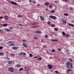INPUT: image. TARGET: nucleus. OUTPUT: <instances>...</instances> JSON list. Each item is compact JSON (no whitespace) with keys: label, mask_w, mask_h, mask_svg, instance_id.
I'll return each mask as SVG.
<instances>
[{"label":"nucleus","mask_w":74,"mask_h":74,"mask_svg":"<svg viewBox=\"0 0 74 74\" xmlns=\"http://www.w3.org/2000/svg\"><path fill=\"white\" fill-rule=\"evenodd\" d=\"M6 59H7V60H10V58L8 57H7L6 58Z\"/></svg>","instance_id":"obj_44"},{"label":"nucleus","mask_w":74,"mask_h":74,"mask_svg":"<svg viewBox=\"0 0 74 74\" xmlns=\"http://www.w3.org/2000/svg\"><path fill=\"white\" fill-rule=\"evenodd\" d=\"M52 52H55V49H53L52 50Z\"/></svg>","instance_id":"obj_38"},{"label":"nucleus","mask_w":74,"mask_h":74,"mask_svg":"<svg viewBox=\"0 0 74 74\" xmlns=\"http://www.w3.org/2000/svg\"><path fill=\"white\" fill-rule=\"evenodd\" d=\"M18 1L19 2H21V1H22V0H18Z\"/></svg>","instance_id":"obj_49"},{"label":"nucleus","mask_w":74,"mask_h":74,"mask_svg":"<svg viewBox=\"0 0 74 74\" xmlns=\"http://www.w3.org/2000/svg\"><path fill=\"white\" fill-rule=\"evenodd\" d=\"M36 33H38V34H41L42 32L40 31H37L35 32Z\"/></svg>","instance_id":"obj_14"},{"label":"nucleus","mask_w":74,"mask_h":74,"mask_svg":"<svg viewBox=\"0 0 74 74\" xmlns=\"http://www.w3.org/2000/svg\"><path fill=\"white\" fill-rule=\"evenodd\" d=\"M3 26L4 27H6L7 26V24H4L3 25Z\"/></svg>","instance_id":"obj_26"},{"label":"nucleus","mask_w":74,"mask_h":74,"mask_svg":"<svg viewBox=\"0 0 74 74\" xmlns=\"http://www.w3.org/2000/svg\"><path fill=\"white\" fill-rule=\"evenodd\" d=\"M42 47L44 48H47V47L46 46H42Z\"/></svg>","instance_id":"obj_36"},{"label":"nucleus","mask_w":74,"mask_h":74,"mask_svg":"<svg viewBox=\"0 0 74 74\" xmlns=\"http://www.w3.org/2000/svg\"><path fill=\"white\" fill-rule=\"evenodd\" d=\"M8 43H9L10 44L11 43V44H13V43H14V42H12V41H9L8 42Z\"/></svg>","instance_id":"obj_22"},{"label":"nucleus","mask_w":74,"mask_h":74,"mask_svg":"<svg viewBox=\"0 0 74 74\" xmlns=\"http://www.w3.org/2000/svg\"><path fill=\"white\" fill-rule=\"evenodd\" d=\"M66 66L69 69H73V64L71 62H68L66 63Z\"/></svg>","instance_id":"obj_1"},{"label":"nucleus","mask_w":74,"mask_h":74,"mask_svg":"<svg viewBox=\"0 0 74 74\" xmlns=\"http://www.w3.org/2000/svg\"><path fill=\"white\" fill-rule=\"evenodd\" d=\"M19 71H22L23 70V68H21L19 69Z\"/></svg>","instance_id":"obj_23"},{"label":"nucleus","mask_w":74,"mask_h":74,"mask_svg":"<svg viewBox=\"0 0 74 74\" xmlns=\"http://www.w3.org/2000/svg\"><path fill=\"white\" fill-rule=\"evenodd\" d=\"M72 71V70L71 69H68L67 70V73H69V71Z\"/></svg>","instance_id":"obj_18"},{"label":"nucleus","mask_w":74,"mask_h":74,"mask_svg":"<svg viewBox=\"0 0 74 74\" xmlns=\"http://www.w3.org/2000/svg\"><path fill=\"white\" fill-rule=\"evenodd\" d=\"M71 22H74V21H72Z\"/></svg>","instance_id":"obj_61"},{"label":"nucleus","mask_w":74,"mask_h":74,"mask_svg":"<svg viewBox=\"0 0 74 74\" xmlns=\"http://www.w3.org/2000/svg\"><path fill=\"white\" fill-rule=\"evenodd\" d=\"M23 46L24 47H25V48H27V45L25 43H23Z\"/></svg>","instance_id":"obj_13"},{"label":"nucleus","mask_w":74,"mask_h":74,"mask_svg":"<svg viewBox=\"0 0 74 74\" xmlns=\"http://www.w3.org/2000/svg\"><path fill=\"white\" fill-rule=\"evenodd\" d=\"M58 41V40H54V41L56 42V41Z\"/></svg>","instance_id":"obj_59"},{"label":"nucleus","mask_w":74,"mask_h":74,"mask_svg":"<svg viewBox=\"0 0 74 74\" xmlns=\"http://www.w3.org/2000/svg\"><path fill=\"white\" fill-rule=\"evenodd\" d=\"M5 31H6V32H10V29H7V28H5Z\"/></svg>","instance_id":"obj_16"},{"label":"nucleus","mask_w":74,"mask_h":74,"mask_svg":"<svg viewBox=\"0 0 74 74\" xmlns=\"http://www.w3.org/2000/svg\"><path fill=\"white\" fill-rule=\"evenodd\" d=\"M62 22L63 23V25H64V24H66V23H67L66 21L64 20V18H62Z\"/></svg>","instance_id":"obj_4"},{"label":"nucleus","mask_w":74,"mask_h":74,"mask_svg":"<svg viewBox=\"0 0 74 74\" xmlns=\"http://www.w3.org/2000/svg\"><path fill=\"white\" fill-rule=\"evenodd\" d=\"M70 9H71V10H73V8H70Z\"/></svg>","instance_id":"obj_53"},{"label":"nucleus","mask_w":74,"mask_h":74,"mask_svg":"<svg viewBox=\"0 0 74 74\" xmlns=\"http://www.w3.org/2000/svg\"><path fill=\"white\" fill-rule=\"evenodd\" d=\"M16 66L17 67H18V68H20V67H21V65H20L17 64Z\"/></svg>","instance_id":"obj_17"},{"label":"nucleus","mask_w":74,"mask_h":74,"mask_svg":"<svg viewBox=\"0 0 74 74\" xmlns=\"http://www.w3.org/2000/svg\"><path fill=\"white\" fill-rule=\"evenodd\" d=\"M1 18H3V17H0V19H1Z\"/></svg>","instance_id":"obj_57"},{"label":"nucleus","mask_w":74,"mask_h":74,"mask_svg":"<svg viewBox=\"0 0 74 74\" xmlns=\"http://www.w3.org/2000/svg\"><path fill=\"white\" fill-rule=\"evenodd\" d=\"M9 29H10L11 30H12V29H13V27H9Z\"/></svg>","instance_id":"obj_30"},{"label":"nucleus","mask_w":74,"mask_h":74,"mask_svg":"<svg viewBox=\"0 0 74 74\" xmlns=\"http://www.w3.org/2000/svg\"><path fill=\"white\" fill-rule=\"evenodd\" d=\"M54 30L56 32H58V29L56 28H54Z\"/></svg>","instance_id":"obj_20"},{"label":"nucleus","mask_w":74,"mask_h":74,"mask_svg":"<svg viewBox=\"0 0 74 74\" xmlns=\"http://www.w3.org/2000/svg\"><path fill=\"white\" fill-rule=\"evenodd\" d=\"M62 34L64 36H66V35H65V34H66L65 33H64V32H62Z\"/></svg>","instance_id":"obj_28"},{"label":"nucleus","mask_w":74,"mask_h":74,"mask_svg":"<svg viewBox=\"0 0 74 74\" xmlns=\"http://www.w3.org/2000/svg\"><path fill=\"white\" fill-rule=\"evenodd\" d=\"M3 53H0V55L1 56H3Z\"/></svg>","instance_id":"obj_29"},{"label":"nucleus","mask_w":74,"mask_h":74,"mask_svg":"<svg viewBox=\"0 0 74 74\" xmlns=\"http://www.w3.org/2000/svg\"><path fill=\"white\" fill-rule=\"evenodd\" d=\"M58 50L59 51H61V49L60 48H58Z\"/></svg>","instance_id":"obj_34"},{"label":"nucleus","mask_w":74,"mask_h":74,"mask_svg":"<svg viewBox=\"0 0 74 74\" xmlns=\"http://www.w3.org/2000/svg\"><path fill=\"white\" fill-rule=\"evenodd\" d=\"M38 6H40V4H38Z\"/></svg>","instance_id":"obj_63"},{"label":"nucleus","mask_w":74,"mask_h":74,"mask_svg":"<svg viewBox=\"0 0 74 74\" xmlns=\"http://www.w3.org/2000/svg\"><path fill=\"white\" fill-rule=\"evenodd\" d=\"M51 41H53V42H54V40L53 39H51Z\"/></svg>","instance_id":"obj_54"},{"label":"nucleus","mask_w":74,"mask_h":74,"mask_svg":"<svg viewBox=\"0 0 74 74\" xmlns=\"http://www.w3.org/2000/svg\"><path fill=\"white\" fill-rule=\"evenodd\" d=\"M12 49L14 50H16L18 49V47H12Z\"/></svg>","instance_id":"obj_6"},{"label":"nucleus","mask_w":74,"mask_h":74,"mask_svg":"<svg viewBox=\"0 0 74 74\" xmlns=\"http://www.w3.org/2000/svg\"><path fill=\"white\" fill-rule=\"evenodd\" d=\"M66 37H70V36H69V34H66Z\"/></svg>","instance_id":"obj_45"},{"label":"nucleus","mask_w":74,"mask_h":74,"mask_svg":"<svg viewBox=\"0 0 74 74\" xmlns=\"http://www.w3.org/2000/svg\"><path fill=\"white\" fill-rule=\"evenodd\" d=\"M41 60H42V58H40L38 59V60L39 61H40Z\"/></svg>","instance_id":"obj_27"},{"label":"nucleus","mask_w":74,"mask_h":74,"mask_svg":"<svg viewBox=\"0 0 74 74\" xmlns=\"http://www.w3.org/2000/svg\"><path fill=\"white\" fill-rule=\"evenodd\" d=\"M69 60L70 61H71V62H72L73 61L71 59H69Z\"/></svg>","instance_id":"obj_55"},{"label":"nucleus","mask_w":74,"mask_h":74,"mask_svg":"<svg viewBox=\"0 0 74 74\" xmlns=\"http://www.w3.org/2000/svg\"><path fill=\"white\" fill-rule=\"evenodd\" d=\"M29 3H32V0H29Z\"/></svg>","instance_id":"obj_51"},{"label":"nucleus","mask_w":74,"mask_h":74,"mask_svg":"<svg viewBox=\"0 0 74 74\" xmlns=\"http://www.w3.org/2000/svg\"><path fill=\"white\" fill-rule=\"evenodd\" d=\"M29 56V57H32V56H33V55H32V54H30Z\"/></svg>","instance_id":"obj_33"},{"label":"nucleus","mask_w":74,"mask_h":74,"mask_svg":"<svg viewBox=\"0 0 74 74\" xmlns=\"http://www.w3.org/2000/svg\"><path fill=\"white\" fill-rule=\"evenodd\" d=\"M52 5H49V8H52Z\"/></svg>","instance_id":"obj_43"},{"label":"nucleus","mask_w":74,"mask_h":74,"mask_svg":"<svg viewBox=\"0 0 74 74\" xmlns=\"http://www.w3.org/2000/svg\"><path fill=\"white\" fill-rule=\"evenodd\" d=\"M49 3L48 2H46L44 4V5H49Z\"/></svg>","instance_id":"obj_15"},{"label":"nucleus","mask_w":74,"mask_h":74,"mask_svg":"<svg viewBox=\"0 0 74 74\" xmlns=\"http://www.w3.org/2000/svg\"><path fill=\"white\" fill-rule=\"evenodd\" d=\"M34 39H37V37H34Z\"/></svg>","instance_id":"obj_46"},{"label":"nucleus","mask_w":74,"mask_h":74,"mask_svg":"<svg viewBox=\"0 0 74 74\" xmlns=\"http://www.w3.org/2000/svg\"><path fill=\"white\" fill-rule=\"evenodd\" d=\"M49 18H50V19H54V20H56L57 18L56 17L52 15L49 16Z\"/></svg>","instance_id":"obj_2"},{"label":"nucleus","mask_w":74,"mask_h":74,"mask_svg":"<svg viewBox=\"0 0 74 74\" xmlns=\"http://www.w3.org/2000/svg\"><path fill=\"white\" fill-rule=\"evenodd\" d=\"M8 63H9V64H12V62L10 61H8Z\"/></svg>","instance_id":"obj_21"},{"label":"nucleus","mask_w":74,"mask_h":74,"mask_svg":"<svg viewBox=\"0 0 74 74\" xmlns=\"http://www.w3.org/2000/svg\"><path fill=\"white\" fill-rule=\"evenodd\" d=\"M64 1H65V2H68V1H67V0H62Z\"/></svg>","instance_id":"obj_39"},{"label":"nucleus","mask_w":74,"mask_h":74,"mask_svg":"<svg viewBox=\"0 0 74 74\" xmlns=\"http://www.w3.org/2000/svg\"><path fill=\"white\" fill-rule=\"evenodd\" d=\"M48 25H51V22L50 21H49L47 22Z\"/></svg>","instance_id":"obj_32"},{"label":"nucleus","mask_w":74,"mask_h":74,"mask_svg":"<svg viewBox=\"0 0 74 74\" xmlns=\"http://www.w3.org/2000/svg\"><path fill=\"white\" fill-rule=\"evenodd\" d=\"M22 41L24 42H26V40H22Z\"/></svg>","instance_id":"obj_50"},{"label":"nucleus","mask_w":74,"mask_h":74,"mask_svg":"<svg viewBox=\"0 0 74 74\" xmlns=\"http://www.w3.org/2000/svg\"><path fill=\"white\" fill-rule=\"evenodd\" d=\"M38 58V57H35L34 58H35V59H36V58Z\"/></svg>","instance_id":"obj_56"},{"label":"nucleus","mask_w":74,"mask_h":74,"mask_svg":"<svg viewBox=\"0 0 74 74\" xmlns=\"http://www.w3.org/2000/svg\"><path fill=\"white\" fill-rule=\"evenodd\" d=\"M3 47L2 46H0V49H2L3 48Z\"/></svg>","instance_id":"obj_37"},{"label":"nucleus","mask_w":74,"mask_h":74,"mask_svg":"<svg viewBox=\"0 0 74 74\" xmlns=\"http://www.w3.org/2000/svg\"><path fill=\"white\" fill-rule=\"evenodd\" d=\"M49 55H52V54L51 53H49Z\"/></svg>","instance_id":"obj_58"},{"label":"nucleus","mask_w":74,"mask_h":74,"mask_svg":"<svg viewBox=\"0 0 74 74\" xmlns=\"http://www.w3.org/2000/svg\"><path fill=\"white\" fill-rule=\"evenodd\" d=\"M32 3L34 4H36V2L33 1H32Z\"/></svg>","instance_id":"obj_35"},{"label":"nucleus","mask_w":74,"mask_h":74,"mask_svg":"<svg viewBox=\"0 0 74 74\" xmlns=\"http://www.w3.org/2000/svg\"><path fill=\"white\" fill-rule=\"evenodd\" d=\"M8 70L9 71H10V72H13V71H14V69H13L12 68H9Z\"/></svg>","instance_id":"obj_5"},{"label":"nucleus","mask_w":74,"mask_h":74,"mask_svg":"<svg viewBox=\"0 0 74 74\" xmlns=\"http://www.w3.org/2000/svg\"><path fill=\"white\" fill-rule=\"evenodd\" d=\"M31 25H38V23H31Z\"/></svg>","instance_id":"obj_8"},{"label":"nucleus","mask_w":74,"mask_h":74,"mask_svg":"<svg viewBox=\"0 0 74 74\" xmlns=\"http://www.w3.org/2000/svg\"><path fill=\"white\" fill-rule=\"evenodd\" d=\"M25 70L26 71H27L29 70V68L28 67H25Z\"/></svg>","instance_id":"obj_9"},{"label":"nucleus","mask_w":74,"mask_h":74,"mask_svg":"<svg viewBox=\"0 0 74 74\" xmlns=\"http://www.w3.org/2000/svg\"><path fill=\"white\" fill-rule=\"evenodd\" d=\"M51 26H52V27H54V25L53 24H52L51 25Z\"/></svg>","instance_id":"obj_40"},{"label":"nucleus","mask_w":74,"mask_h":74,"mask_svg":"<svg viewBox=\"0 0 74 74\" xmlns=\"http://www.w3.org/2000/svg\"><path fill=\"white\" fill-rule=\"evenodd\" d=\"M55 73H58V71H55Z\"/></svg>","instance_id":"obj_48"},{"label":"nucleus","mask_w":74,"mask_h":74,"mask_svg":"<svg viewBox=\"0 0 74 74\" xmlns=\"http://www.w3.org/2000/svg\"><path fill=\"white\" fill-rule=\"evenodd\" d=\"M69 24L70 25V26H73V27H74V25L73 24H71L70 23H69Z\"/></svg>","instance_id":"obj_24"},{"label":"nucleus","mask_w":74,"mask_h":74,"mask_svg":"<svg viewBox=\"0 0 74 74\" xmlns=\"http://www.w3.org/2000/svg\"><path fill=\"white\" fill-rule=\"evenodd\" d=\"M19 26H23V25H22V24H19L18 25Z\"/></svg>","instance_id":"obj_52"},{"label":"nucleus","mask_w":74,"mask_h":74,"mask_svg":"<svg viewBox=\"0 0 74 74\" xmlns=\"http://www.w3.org/2000/svg\"><path fill=\"white\" fill-rule=\"evenodd\" d=\"M64 15L65 16H68V15H69V14L67 13H64Z\"/></svg>","instance_id":"obj_25"},{"label":"nucleus","mask_w":74,"mask_h":74,"mask_svg":"<svg viewBox=\"0 0 74 74\" xmlns=\"http://www.w3.org/2000/svg\"><path fill=\"white\" fill-rule=\"evenodd\" d=\"M5 19H8V17L7 16H5Z\"/></svg>","instance_id":"obj_19"},{"label":"nucleus","mask_w":74,"mask_h":74,"mask_svg":"<svg viewBox=\"0 0 74 74\" xmlns=\"http://www.w3.org/2000/svg\"><path fill=\"white\" fill-rule=\"evenodd\" d=\"M11 3L12 4H13V5H17V4L14 2H13V1H12L11 2Z\"/></svg>","instance_id":"obj_7"},{"label":"nucleus","mask_w":74,"mask_h":74,"mask_svg":"<svg viewBox=\"0 0 74 74\" xmlns=\"http://www.w3.org/2000/svg\"><path fill=\"white\" fill-rule=\"evenodd\" d=\"M18 17H21V16H18Z\"/></svg>","instance_id":"obj_60"},{"label":"nucleus","mask_w":74,"mask_h":74,"mask_svg":"<svg viewBox=\"0 0 74 74\" xmlns=\"http://www.w3.org/2000/svg\"><path fill=\"white\" fill-rule=\"evenodd\" d=\"M47 67H48L49 69H50V70H51V69H52V66L50 64H49L47 66Z\"/></svg>","instance_id":"obj_3"},{"label":"nucleus","mask_w":74,"mask_h":74,"mask_svg":"<svg viewBox=\"0 0 74 74\" xmlns=\"http://www.w3.org/2000/svg\"><path fill=\"white\" fill-rule=\"evenodd\" d=\"M51 12H52V13H53L54 12V10H52L50 11Z\"/></svg>","instance_id":"obj_42"},{"label":"nucleus","mask_w":74,"mask_h":74,"mask_svg":"<svg viewBox=\"0 0 74 74\" xmlns=\"http://www.w3.org/2000/svg\"><path fill=\"white\" fill-rule=\"evenodd\" d=\"M48 36L47 35H45V37L46 38H48Z\"/></svg>","instance_id":"obj_47"},{"label":"nucleus","mask_w":74,"mask_h":74,"mask_svg":"<svg viewBox=\"0 0 74 74\" xmlns=\"http://www.w3.org/2000/svg\"><path fill=\"white\" fill-rule=\"evenodd\" d=\"M55 2L56 3H57L58 2H57V1H55Z\"/></svg>","instance_id":"obj_64"},{"label":"nucleus","mask_w":74,"mask_h":74,"mask_svg":"<svg viewBox=\"0 0 74 74\" xmlns=\"http://www.w3.org/2000/svg\"><path fill=\"white\" fill-rule=\"evenodd\" d=\"M40 17L41 21H44V18H43V17L41 16H40Z\"/></svg>","instance_id":"obj_12"},{"label":"nucleus","mask_w":74,"mask_h":74,"mask_svg":"<svg viewBox=\"0 0 74 74\" xmlns=\"http://www.w3.org/2000/svg\"><path fill=\"white\" fill-rule=\"evenodd\" d=\"M27 74H29L28 72H27Z\"/></svg>","instance_id":"obj_62"},{"label":"nucleus","mask_w":74,"mask_h":74,"mask_svg":"<svg viewBox=\"0 0 74 74\" xmlns=\"http://www.w3.org/2000/svg\"><path fill=\"white\" fill-rule=\"evenodd\" d=\"M21 55H26V54L25 52H22L20 53Z\"/></svg>","instance_id":"obj_11"},{"label":"nucleus","mask_w":74,"mask_h":74,"mask_svg":"<svg viewBox=\"0 0 74 74\" xmlns=\"http://www.w3.org/2000/svg\"><path fill=\"white\" fill-rule=\"evenodd\" d=\"M11 55H12V56H14L15 54H14L13 53H11Z\"/></svg>","instance_id":"obj_41"},{"label":"nucleus","mask_w":74,"mask_h":74,"mask_svg":"<svg viewBox=\"0 0 74 74\" xmlns=\"http://www.w3.org/2000/svg\"><path fill=\"white\" fill-rule=\"evenodd\" d=\"M15 45V44H10V45H9L10 46H13V45Z\"/></svg>","instance_id":"obj_31"},{"label":"nucleus","mask_w":74,"mask_h":74,"mask_svg":"<svg viewBox=\"0 0 74 74\" xmlns=\"http://www.w3.org/2000/svg\"><path fill=\"white\" fill-rule=\"evenodd\" d=\"M66 54H67V55H70V53H69V50H66Z\"/></svg>","instance_id":"obj_10"}]
</instances>
